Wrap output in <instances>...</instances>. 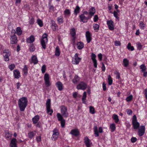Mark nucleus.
<instances>
[{
  "label": "nucleus",
  "mask_w": 147,
  "mask_h": 147,
  "mask_svg": "<svg viewBox=\"0 0 147 147\" xmlns=\"http://www.w3.org/2000/svg\"><path fill=\"white\" fill-rule=\"evenodd\" d=\"M129 61L127 58L123 59V65L125 67H127L129 65Z\"/></svg>",
  "instance_id": "2f4dec72"
},
{
  "label": "nucleus",
  "mask_w": 147,
  "mask_h": 147,
  "mask_svg": "<svg viewBox=\"0 0 147 147\" xmlns=\"http://www.w3.org/2000/svg\"><path fill=\"white\" fill-rule=\"evenodd\" d=\"M56 86L59 91H61L63 89V86L61 82L60 81L57 82L56 84Z\"/></svg>",
  "instance_id": "b1692460"
},
{
  "label": "nucleus",
  "mask_w": 147,
  "mask_h": 147,
  "mask_svg": "<svg viewBox=\"0 0 147 147\" xmlns=\"http://www.w3.org/2000/svg\"><path fill=\"white\" fill-rule=\"evenodd\" d=\"M144 95L146 98L147 100V88L145 89L144 91Z\"/></svg>",
  "instance_id": "774afa93"
},
{
  "label": "nucleus",
  "mask_w": 147,
  "mask_h": 147,
  "mask_svg": "<svg viewBox=\"0 0 147 147\" xmlns=\"http://www.w3.org/2000/svg\"><path fill=\"white\" fill-rule=\"evenodd\" d=\"M109 129L111 132H114L116 129L115 125L114 123L111 124L110 125Z\"/></svg>",
  "instance_id": "a19ab883"
},
{
  "label": "nucleus",
  "mask_w": 147,
  "mask_h": 147,
  "mask_svg": "<svg viewBox=\"0 0 147 147\" xmlns=\"http://www.w3.org/2000/svg\"><path fill=\"white\" fill-rule=\"evenodd\" d=\"M57 116L58 120L60 121L61 126L62 127H64L65 124V119H63L61 114L59 113H58L57 114Z\"/></svg>",
  "instance_id": "6e6552de"
},
{
  "label": "nucleus",
  "mask_w": 147,
  "mask_h": 147,
  "mask_svg": "<svg viewBox=\"0 0 147 147\" xmlns=\"http://www.w3.org/2000/svg\"><path fill=\"white\" fill-rule=\"evenodd\" d=\"M36 133V132L35 131H30L29 132L28 134L29 138L30 139L32 138L35 135Z\"/></svg>",
  "instance_id": "79ce46f5"
},
{
  "label": "nucleus",
  "mask_w": 147,
  "mask_h": 147,
  "mask_svg": "<svg viewBox=\"0 0 147 147\" xmlns=\"http://www.w3.org/2000/svg\"><path fill=\"white\" fill-rule=\"evenodd\" d=\"M113 14L114 17L117 19H119V17L118 16V14L117 11H114L113 12Z\"/></svg>",
  "instance_id": "bf43d9fd"
},
{
  "label": "nucleus",
  "mask_w": 147,
  "mask_h": 147,
  "mask_svg": "<svg viewBox=\"0 0 147 147\" xmlns=\"http://www.w3.org/2000/svg\"><path fill=\"white\" fill-rule=\"evenodd\" d=\"M37 23L39 26L40 27H42L43 25L42 21L39 18H38L36 20Z\"/></svg>",
  "instance_id": "de8ad7c7"
},
{
  "label": "nucleus",
  "mask_w": 147,
  "mask_h": 147,
  "mask_svg": "<svg viewBox=\"0 0 147 147\" xmlns=\"http://www.w3.org/2000/svg\"><path fill=\"white\" fill-rule=\"evenodd\" d=\"M28 100L26 97H23L20 98L18 101V105L21 111H24L28 103Z\"/></svg>",
  "instance_id": "f257e3e1"
},
{
  "label": "nucleus",
  "mask_w": 147,
  "mask_h": 147,
  "mask_svg": "<svg viewBox=\"0 0 147 147\" xmlns=\"http://www.w3.org/2000/svg\"><path fill=\"white\" fill-rule=\"evenodd\" d=\"M16 32L18 36H20L21 35L22 33V31L20 27H17L16 28V32L15 30H12L11 33H14V34H15Z\"/></svg>",
  "instance_id": "412c9836"
},
{
  "label": "nucleus",
  "mask_w": 147,
  "mask_h": 147,
  "mask_svg": "<svg viewBox=\"0 0 147 147\" xmlns=\"http://www.w3.org/2000/svg\"><path fill=\"white\" fill-rule=\"evenodd\" d=\"M140 69H141V71L143 73L144 76L146 77L147 75V71L146 68L144 64L141 65L140 67Z\"/></svg>",
  "instance_id": "ddd939ff"
},
{
  "label": "nucleus",
  "mask_w": 147,
  "mask_h": 147,
  "mask_svg": "<svg viewBox=\"0 0 147 147\" xmlns=\"http://www.w3.org/2000/svg\"><path fill=\"white\" fill-rule=\"evenodd\" d=\"M132 123L134 128L135 129H138L140 126V123L137 121V118L135 115L133 117Z\"/></svg>",
  "instance_id": "0eeeda50"
},
{
  "label": "nucleus",
  "mask_w": 147,
  "mask_h": 147,
  "mask_svg": "<svg viewBox=\"0 0 147 147\" xmlns=\"http://www.w3.org/2000/svg\"><path fill=\"white\" fill-rule=\"evenodd\" d=\"M76 45L77 48L79 50L82 49L84 47V44L81 42H77Z\"/></svg>",
  "instance_id": "473e14b6"
},
{
  "label": "nucleus",
  "mask_w": 147,
  "mask_h": 147,
  "mask_svg": "<svg viewBox=\"0 0 147 147\" xmlns=\"http://www.w3.org/2000/svg\"><path fill=\"white\" fill-rule=\"evenodd\" d=\"M35 39V38L34 36L32 35H31L30 37L26 39V41L27 43H31L34 42Z\"/></svg>",
  "instance_id": "a878e982"
},
{
  "label": "nucleus",
  "mask_w": 147,
  "mask_h": 147,
  "mask_svg": "<svg viewBox=\"0 0 147 147\" xmlns=\"http://www.w3.org/2000/svg\"><path fill=\"white\" fill-rule=\"evenodd\" d=\"M93 130L95 137H98L99 136V133H102L103 132V129L101 127H100L99 128L98 131L97 127L96 126L94 127Z\"/></svg>",
  "instance_id": "f8f14e48"
},
{
  "label": "nucleus",
  "mask_w": 147,
  "mask_h": 147,
  "mask_svg": "<svg viewBox=\"0 0 147 147\" xmlns=\"http://www.w3.org/2000/svg\"><path fill=\"white\" fill-rule=\"evenodd\" d=\"M46 66L45 65H43L41 67V70L42 73L44 74L46 72Z\"/></svg>",
  "instance_id": "5fc2aeb1"
},
{
  "label": "nucleus",
  "mask_w": 147,
  "mask_h": 147,
  "mask_svg": "<svg viewBox=\"0 0 147 147\" xmlns=\"http://www.w3.org/2000/svg\"><path fill=\"white\" fill-rule=\"evenodd\" d=\"M96 55L92 53L91 55V58L94 64V67L95 68L97 67V61L96 59Z\"/></svg>",
  "instance_id": "a211bd4d"
},
{
  "label": "nucleus",
  "mask_w": 147,
  "mask_h": 147,
  "mask_svg": "<svg viewBox=\"0 0 147 147\" xmlns=\"http://www.w3.org/2000/svg\"><path fill=\"white\" fill-rule=\"evenodd\" d=\"M145 127L144 125H141L138 129V135L140 136H143L145 132Z\"/></svg>",
  "instance_id": "4468645a"
},
{
  "label": "nucleus",
  "mask_w": 147,
  "mask_h": 147,
  "mask_svg": "<svg viewBox=\"0 0 147 147\" xmlns=\"http://www.w3.org/2000/svg\"><path fill=\"white\" fill-rule=\"evenodd\" d=\"M47 36V34H44L42 36L41 40V44L42 50H45L46 48V45L48 42Z\"/></svg>",
  "instance_id": "f03ea898"
},
{
  "label": "nucleus",
  "mask_w": 147,
  "mask_h": 147,
  "mask_svg": "<svg viewBox=\"0 0 147 147\" xmlns=\"http://www.w3.org/2000/svg\"><path fill=\"white\" fill-rule=\"evenodd\" d=\"M108 84L109 85H111L113 83V80L110 75L108 76Z\"/></svg>",
  "instance_id": "864d4df0"
},
{
  "label": "nucleus",
  "mask_w": 147,
  "mask_h": 147,
  "mask_svg": "<svg viewBox=\"0 0 147 147\" xmlns=\"http://www.w3.org/2000/svg\"><path fill=\"white\" fill-rule=\"evenodd\" d=\"M98 19V17L97 15H95L93 18L94 21L95 22H97Z\"/></svg>",
  "instance_id": "69168bd1"
},
{
  "label": "nucleus",
  "mask_w": 147,
  "mask_h": 147,
  "mask_svg": "<svg viewBox=\"0 0 147 147\" xmlns=\"http://www.w3.org/2000/svg\"><path fill=\"white\" fill-rule=\"evenodd\" d=\"M12 136V134L9 132H7L5 133V137L7 140H10Z\"/></svg>",
  "instance_id": "c9c22d12"
},
{
  "label": "nucleus",
  "mask_w": 147,
  "mask_h": 147,
  "mask_svg": "<svg viewBox=\"0 0 147 147\" xmlns=\"http://www.w3.org/2000/svg\"><path fill=\"white\" fill-rule=\"evenodd\" d=\"M71 14L70 10L68 9H66L64 11V15L65 17H69Z\"/></svg>",
  "instance_id": "cd10ccee"
},
{
  "label": "nucleus",
  "mask_w": 147,
  "mask_h": 147,
  "mask_svg": "<svg viewBox=\"0 0 147 147\" xmlns=\"http://www.w3.org/2000/svg\"><path fill=\"white\" fill-rule=\"evenodd\" d=\"M133 98L132 95H131L126 98V100L127 102H129Z\"/></svg>",
  "instance_id": "4d7b16f0"
},
{
  "label": "nucleus",
  "mask_w": 147,
  "mask_h": 147,
  "mask_svg": "<svg viewBox=\"0 0 147 147\" xmlns=\"http://www.w3.org/2000/svg\"><path fill=\"white\" fill-rule=\"evenodd\" d=\"M112 117L113 119L115 120V122L116 123H117L119 121V119L118 116L117 115L115 114H113Z\"/></svg>",
  "instance_id": "4c0bfd02"
},
{
  "label": "nucleus",
  "mask_w": 147,
  "mask_h": 147,
  "mask_svg": "<svg viewBox=\"0 0 147 147\" xmlns=\"http://www.w3.org/2000/svg\"><path fill=\"white\" fill-rule=\"evenodd\" d=\"M22 71L24 74L26 76L28 73V67L27 65H25L24 66L22 69Z\"/></svg>",
  "instance_id": "e433bc0d"
},
{
  "label": "nucleus",
  "mask_w": 147,
  "mask_h": 147,
  "mask_svg": "<svg viewBox=\"0 0 147 147\" xmlns=\"http://www.w3.org/2000/svg\"><path fill=\"white\" fill-rule=\"evenodd\" d=\"M61 112V115L65 117H68L69 113L68 112L67 108L65 106H62L60 107Z\"/></svg>",
  "instance_id": "39448f33"
},
{
  "label": "nucleus",
  "mask_w": 147,
  "mask_h": 147,
  "mask_svg": "<svg viewBox=\"0 0 147 147\" xmlns=\"http://www.w3.org/2000/svg\"><path fill=\"white\" fill-rule=\"evenodd\" d=\"M34 19L32 17L29 20V24L31 25H32L34 24Z\"/></svg>",
  "instance_id": "6e6d98bb"
},
{
  "label": "nucleus",
  "mask_w": 147,
  "mask_h": 147,
  "mask_svg": "<svg viewBox=\"0 0 147 147\" xmlns=\"http://www.w3.org/2000/svg\"><path fill=\"white\" fill-rule=\"evenodd\" d=\"M57 21L59 24H61L63 22V18L62 16H60L57 18Z\"/></svg>",
  "instance_id": "58836bf2"
},
{
  "label": "nucleus",
  "mask_w": 147,
  "mask_h": 147,
  "mask_svg": "<svg viewBox=\"0 0 147 147\" xmlns=\"http://www.w3.org/2000/svg\"><path fill=\"white\" fill-rule=\"evenodd\" d=\"M31 60L34 64H37L38 61L36 55H34L32 56L31 57Z\"/></svg>",
  "instance_id": "c85d7f7f"
},
{
  "label": "nucleus",
  "mask_w": 147,
  "mask_h": 147,
  "mask_svg": "<svg viewBox=\"0 0 147 147\" xmlns=\"http://www.w3.org/2000/svg\"><path fill=\"white\" fill-rule=\"evenodd\" d=\"M13 76L15 78L18 79L21 77L20 71L18 69H15L13 71Z\"/></svg>",
  "instance_id": "4be33fe9"
},
{
  "label": "nucleus",
  "mask_w": 147,
  "mask_h": 147,
  "mask_svg": "<svg viewBox=\"0 0 147 147\" xmlns=\"http://www.w3.org/2000/svg\"><path fill=\"white\" fill-rule=\"evenodd\" d=\"M29 49L31 52L34 51L35 50V48L34 45L33 44H31L29 46Z\"/></svg>",
  "instance_id": "a18cd8bd"
},
{
  "label": "nucleus",
  "mask_w": 147,
  "mask_h": 147,
  "mask_svg": "<svg viewBox=\"0 0 147 147\" xmlns=\"http://www.w3.org/2000/svg\"><path fill=\"white\" fill-rule=\"evenodd\" d=\"M53 133L52 137V140H55L58 137L59 133L57 129L55 128L53 131Z\"/></svg>",
  "instance_id": "2eb2a0df"
},
{
  "label": "nucleus",
  "mask_w": 147,
  "mask_h": 147,
  "mask_svg": "<svg viewBox=\"0 0 147 147\" xmlns=\"http://www.w3.org/2000/svg\"><path fill=\"white\" fill-rule=\"evenodd\" d=\"M80 79L79 77L77 76H76L73 80V82L74 84H76L79 81Z\"/></svg>",
  "instance_id": "49530a36"
},
{
  "label": "nucleus",
  "mask_w": 147,
  "mask_h": 147,
  "mask_svg": "<svg viewBox=\"0 0 147 147\" xmlns=\"http://www.w3.org/2000/svg\"><path fill=\"white\" fill-rule=\"evenodd\" d=\"M137 139L136 137H133L131 139V142L132 143H134L137 141Z\"/></svg>",
  "instance_id": "e2e57ef3"
},
{
  "label": "nucleus",
  "mask_w": 147,
  "mask_h": 147,
  "mask_svg": "<svg viewBox=\"0 0 147 147\" xmlns=\"http://www.w3.org/2000/svg\"><path fill=\"white\" fill-rule=\"evenodd\" d=\"M79 131L77 128L72 129L69 133V134L75 136H78L79 135Z\"/></svg>",
  "instance_id": "aec40b11"
},
{
  "label": "nucleus",
  "mask_w": 147,
  "mask_h": 147,
  "mask_svg": "<svg viewBox=\"0 0 147 147\" xmlns=\"http://www.w3.org/2000/svg\"><path fill=\"white\" fill-rule=\"evenodd\" d=\"M46 109L47 113L50 115H52L53 112L52 109H51V100L48 99L46 103Z\"/></svg>",
  "instance_id": "423d86ee"
},
{
  "label": "nucleus",
  "mask_w": 147,
  "mask_h": 147,
  "mask_svg": "<svg viewBox=\"0 0 147 147\" xmlns=\"http://www.w3.org/2000/svg\"><path fill=\"white\" fill-rule=\"evenodd\" d=\"M94 30L96 32H98L99 29V26L97 24H94L93 25Z\"/></svg>",
  "instance_id": "37998d69"
},
{
  "label": "nucleus",
  "mask_w": 147,
  "mask_h": 147,
  "mask_svg": "<svg viewBox=\"0 0 147 147\" xmlns=\"http://www.w3.org/2000/svg\"><path fill=\"white\" fill-rule=\"evenodd\" d=\"M87 84L84 82H81L77 86V88L78 90H84L87 88Z\"/></svg>",
  "instance_id": "9d476101"
},
{
  "label": "nucleus",
  "mask_w": 147,
  "mask_h": 147,
  "mask_svg": "<svg viewBox=\"0 0 147 147\" xmlns=\"http://www.w3.org/2000/svg\"><path fill=\"white\" fill-rule=\"evenodd\" d=\"M107 23L109 30H114V22L112 20H108L107 21Z\"/></svg>",
  "instance_id": "dca6fc26"
},
{
  "label": "nucleus",
  "mask_w": 147,
  "mask_h": 147,
  "mask_svg": "<svg viewBox=\"0 0 147 147\" xmlns=\"http://www.w3.org/2000/svg\"><path fill=\"white\" fill-rule=\"evenodd\" d=\"M127 113L129 115H131L132 113V111L131 109H128L127 110Z\"/></svg>",
  "instance_id": "680f3d73"
},
{
  "label": "nucleus",
  "mask_w": 147,
  "mask_h": 147,
  "mask_svg": "<svg viewBox=\"0 0 147 147\" xmlns=\"http://www.w3.org/2000/svg\"><path fill=\"white\" fill-rule=\"evenodd\" d=\"M18 41L17 38L15 34L11 36L10 43L11 44H16Z\"/></svg>",
  "instance_id": "6ab92c4d"
},
{
  "label": "nucleus",
  "mask_w": 147,
  "mask_h": 147,
  "mask_svg": "<svg viewBox=\"0 0 147 147\" xmlns=\"http://www.w3.org/2000/svg\"><path fill=\"white\" fill-rule=\"evenodd\" d=\"M76 30L74 28H72L70 30V34L74 38H76Z\"/></svg>",
  "instance_id": "f704fd0d"
},
{
  "label": "nucleus",
  "mask_w": 147,
  "mask_h": 147,
  "mask_svg": "<svg viewBox=\"0 0 147 147\" xmlns=\"http://www.w3.org/2000/svg\"><path fill=\"white\" fill-rule=\"evenodd\" d=\"M60 53L61 52L59 47L58 46H57L55 49V55L57 57H59L60 55Z\"/></svg>",
  "instance_id": "7c9ffc66"
},
{
  "label": "nucleus",
  "mask_w": 147,
  "mask_h": 147,
  "mask_svg": "<svg viewBox=\"0 0 147 147\" xmlns=\"http://www.w3.org/2000/svg\"><path fill=\"white\" fill-rule=\"evenodd\" d=\"M115 74H116V78L119 79L120 78V74L119 73L118 71H116L115 72Z\"/></svg>",
  "instance_id": "0e129e2a"
},
{
  "label": "nucleus",
  "mask_w": 147,
  "mask_h": 147,
  "mask_svg": "<svg viewBox=\"0 0 147 147\" xmlns=\"http://www.w3.org/2000/svg\"><path fill=\"white\" fill-rule=\"evenodd\" d=\"M81 59L78 56V54L77 53L75 54L74 58L72 61L73 64L75 65L78 64L81 60Z\"/></svg>",
  "instance_id": "9b49d317"
},
{
  "label": "nucleus",
  "mask_w": 147,
  "mask_h": 147,
  "mask_svg": "<svg viewBox=\"0 0 147 147\" xmlns=\"http://www.w3.org/2000/svg\"><path fill=\"white\" fill-rule=\"evenodd\" d=\"M121 45L120 42L119 41H116L115 42V45L116 46H120Z\"/></svg>",
  "instance_id": "052dcab7"
},
{
  "label": "nucleus",
  "mask_w": 147,
  "mask_h": 147,
  "mask_svg": "<svg viewBox=\"0 0 147 147\" xmlns=\"http://www.w3.org/2000/svg\"><path fill=\"white\" fill-rule=\"evenodd\" d=\"M40 117L38 115H36L32 119V121L34 124H36L38 121Z\"/></svg>",
  "instance_id": "72a5a7b5"
},
{
  "label": "nucleus",
  "mask_w": 147,
  "mask_h": 147,
  "mask_svg": "<svg viewBox=\"0 0 147 147\" xmlns=\"http://www.w3.org/2000/svg\"><path fill=\"white\" fill-rule=\"evenodd\" d=\"M17 140L15 138L12 139L9 144L10 147H17Z\"/></svg>",
  "instance_id": "5701e85b"
},
{
  "label": "nucleus",
  "mask_w": 147,
  "mask_h": 147,
  "mask_svg": "<svg viewBox=\"0 0 147 147\" xmlns=\"http://www.w3.org/2000/svg\"><path fill=\"white\" fill-rule=\"evenodd\" d=\"M146 25L142 21H140L139 24V26L140 29H144L146 27Z\"/></svg>",
  "instance_id": "09e8293b"
},
{
  "label": "nucleus",
  "mask_w": 147,
  "mask_h": 147,
  "mask_svg": "<svg viewBox=\"0 0 147 147\" xmlns=\"http://www.w3.org/2000/svg\"><path fill=\"white\" fill-rule=\"evenodd\" d=\"M51 27L53 31H55L57 28L58 26L57 24L55 21L51 20Z\"/></svg>",
  "instance_id": "bb28decb"
},
{
  "label": "nucleus",
  "mask_w": 147,
  "mask_h": 147,
  "mask_svg": "<svg viewBox=\"0 0 147 147\" xmlns=\"http://www.w3.org/2000/svg\"><path fill=\"white\" fill-rule=\"evenodd\" d=\"M84 143L86 147H90L91 143L90 142V140L88 139V137L87 136L85 137L84 139Z\"/></svg>",
  "instance_id": "393cba45"
},
{
  "label": "nucleus",
  "mask_w": 147,
  "mask_h": 147,
  "mask_svg": "<svg viewBox=\"0 0 147 147\" xmlns=\"http://www.w3.org/2000/svg\"><path fill=\"white\" fill-rule=\"evenodd\" d=\"M137 49L138 50H140L142 49V46L141 44L139 42H137L136 43Z\"/></svg>",
  "instance_id": "603ef678"
},
{
  "label": "nucleus",
  "mask_w": 147,
  "mask_h": 147,
  "mask_svg": "<svg viewBox=\"0 0 147 147\" xmlns=\"http://www.w3.org/2000/svg\"><path fill=\"white\" fill-rule=\"evenodd\" d=\"M3 54L4 60L6 61H9V57L10 55V51L8 50H4L3 51Z\"/></svg>",
  "instance_id": "1a4fd4ad"
},
{
  "label": "nucleus",
  "mask_w": 147,
  "mask_h": 147,
  "mask_svg": "<svg viewBox=\"0 0 147 147\" xmlns=\"http://www.w3.org/2000/svg\"><path fill=\"white\" fill-rule=\"evenodd\" d=\"M89 112L92 114H94L95 113V109L94 107L90 106L89 107Z\"/></svg>",
  "instance_id": "8fccbe9b"
},
{
  "label": "nucleus",
  "mask_w": 147,
  "mask_h": 147,
  "mask_svg": "<svg viewBox=\"0 0 147 147\" xmlns=\"http://www.w3.org/2000/svg\"><path fill=\"white\" fill-rule=\"evenodd\" d=\"M127 48L128 50H130L131 51H133L134 49V47L131 46V44L130 43H128Z\"/></svg>",
  "instance_id": "3c124183"
},
{
  "label": "nucleus",
  "mask_w": 147,
  "mask_h": 147,
  "mask_svg": "<svg viewBox=\"0 0 147 147\" xmlns=\"http://www.w3.org/2000/svg\"><path fill=\"white\" fill-rule=\"evenodd\" d=\"M86 92H84L82 98V100L83 103L84 104L86 103Z\"/></svg>",
  "instance_id": "c03bdc74"
},
{
  "label": "nucleus",
  "mask_w": 147,
  "mask_h": 147,
  "mask_svg": "<svg viewBox=\"0 0 147 147\" xmlns=\"http://www.w3.org/2000/svg\"><path fill=\"white\" fill-rule=\"evenodd\" d=\"M86 41L88 43H89L92 40V34L89 31H86L85 34Z\"/></svg>",
  "instance_id": "f3484780"
},
{
  "label": "nucleus",
  "mask_w": 147,
  "mask_h": 147,
  "mask_svg": "<svg viewBox=\"0 0 147 147\" xmlns=\"http://www.w3.org/2000/svg\"><path fill=\"white\" fill-rule=\"evenodd\" d=\"M15 67V65L14 64H11L10 65H9L8 66L9 68L11 71H12L13 69H14Z\"/></svg>",
  "instance_id": "13d9d810"
},
{
  "label": "nucleus",
  "mask_w": 147,
  "mask_h": 147,
  "mask_svg": "<svg viewBox=\"0 0 147 147\" xmlns=\"http://www.w3.org/2000/svg\"><path fill=\"white\" fill-rule=\"evenodd\" d=\"M44 80L45 84L46 87H49L51 84L50 81V77L49 74L47 73H45L44 76Z\"/></svg>",
  "instance_id": "7ed1b4c3"
},
{
  "label": "nucleus",
  "mask_w": 147,
  "mask_h": 147,
  "mask_svg": "<svg viewBox=\"0 0 147 147\" xmlns=\"http://www.w3.org/2000/svg\"><path fill=\"white\" fill-rule=\"evenodd\" d=\"M80 9L78 6H77L74 9V14L77 16V15L80 12Z\"/></svg>",
  "instance_id": "ea45409f"
},
{
  "label": "nucleus",
  "mask_w": 147,
  "mask_h": 147,
  "mask_svg": "<svg viewBox=\"0 0 147 147\" xmlns=\"http://www.w3.org/2000/svg\"><path fill=\"white\" fill-rule=\"evenodd\" d=\"M36 140L37 142H40L41 141V137L40 136H39L36 137Z\"/></svg>",
  "instance_id": "338daca9"
},
{
  "label": "nucleus",
  "mask_w": 147,
  "mask_h": 147,
  "mask_svg": "<svg viewBox=\"0 0 147 147\" xmlns=\"http://www.w3.org/2000/svg\"><path fill=\"white\" fill-rule=\"evenodd\" d=\"M95 13V8L93 7H91L89 10V13L91 16L90 17L91 18L92 16H93Z\"/></svg>",
  "instance_id": "c756f323"
},
{
  "label": "nucleus",
  "mask_w": 147,
  "mask_h": 147,
  "mask_svg": "<svg viewBox=\"0 0 147 147\" xmlns=\"http://www.w3.org/2000/svg\"><path fill=\"white\" fill-rule=\"evenodd\" d=\"M88 13L87 11H85L83 12V13L81 14L79 16V18L81 21L83 23L87 22L89 19L91 18V17H86L85 15H87Z\"/></svg>",
  "instance_id": "20e7f679"
}]
</instances>
